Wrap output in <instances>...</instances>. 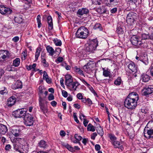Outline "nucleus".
<instances>
[{
	"mask_svg": "<svg viewBox=\"0 0 153 153\" xmlns=\"http://www.w3.org/2000/svg\"><path fill=\"white\" fill-rule=\"evenodd\" d=\"M96 10L98 13L100 14L105 13L106 11L104 8L103 6L99 7L96 9Z\"/></svg>",
	"mask_w": 153,
	"mask_h": 153,
	"instance_id": "obj_26",
	"label": "nucleus"
},
{
	"mask_svg": "<svg viewBox=\"0 0 153 153\" xmlns=\"http://www.w3.org/2000/svg\"><path fill=\"white\" fill-rule=\"evenodd\" d=\"M41 62L43 64V65L45 67H48L49 66V64L47 62L45 59L41 60Z\"/></svg>",
	"mask_w": 153,
	"mask_h": 153,
	"instance_id": "obj_42",
	"label": "nucleus"
},
{
	"mask_svg": "<svg viewBox=\"0 0 153 153\" xmlns=\"http://www.w3.org/2000/svg\"><path fill=\"white\" fill-rule=\"evenodd\" d=\"M39 105L40 108L43 113L45 114L46 113H47L48 111V108L47 106L44 105L43 102V99L40 97L39 100Z\"/></svg>",
	"mask_w": 153,
	"mask_h": 153,
	"instance_id": "obj_11",
	"label": "nucleus"
},
{
	"mask_svg": "<svg viewBox=\"0 0 153 153\" xmlns=\"http://www.w3.org/2000/svg\"><path fill=\"white\" fill-rule=\"evenodd\" d=\"M19 143H14L13 144V149L16 151H19Z\"/></svg>",
	"mask_w": 153,
	"mask_h": 153,
	"instance_id": "obj_45",
	"label": "nucleus"
},
{
	"mask_svg": "<svg viewBox=\"0 0 153 153\" xmlns=\"http://www.w3.org/2000/svg\"><path fill=\"white\" fill-rule=\"evenodd\" d=\"M116 31L118 34H122L124 33V31L123 28L120 26L118 27L117 28Z\"/></svg>",
	"mask_w": 153,
	"mask_h": 153,
	"instance_id": "obj_37",
	"label": "nucleus"
},
{
	"mask_svg": "<svg viewBox=\"0 0 153 153\" xmlns=\"http://www.w3.org/2000/svg\"><path fill=\"white\" fill-rule=\"evenodd\" d=\"M97 131L98 134L101 136L103 135L104 132L102 128L100 125L99 127H97Z\"/></svg>",
	"mask_w": 153,
	"mask_h": 153,
	"instance_id": "obj_27",
	"label": "nucleus"
},
{
	"mask_svg": "<svg viewBox=\"0 0 153 153\" xmlns=\"http://www.w3.org/2000/svg\"><path fill=\"white\" fill-rule=\"evenodd\" d=\"M63 59L62 57H59L57 59L55 60V62L58 64L59 63L62 62L63 61Z\"/></svg>",
	"mask_w": 153,
	"mask_h": 153,
	"instance_id": "obj_46",
	"label": "nucleus"
},
{
	"mask_svg": "<svg viewBox=\"0 0 153 153\" xmlns=\"http://www.w3.org/2000/svg\"><path fill=\"white\" fill-rule=\"evenodd\" d=\"M14 21L15 22L17 23L21 24L22 22L23 19L20 16H18L15 17Z\"/></svg>",
	"mask_w": 153,
	"mask_h": 153,
	"instance_id": "obj_34",
	"label": "nucleus"
},
{
	"mask_svg": "<svg viewBox=\"0 0 153 153\" xmlns=\"http://www.w3.org/2000/svg\"><path fill=\"white\" fill-rule=\"evenodd\" d=\"M93 65V63L89 62L83 66V69L87 73H90L92 70Z\"/></svg>",
	"mask_w": 153,
	"mask_h": 153,
	"instance_id": "obj_14",
	"label": "nucleus"
},
{
	"mask_svg": "<svg viewBox=\"0 0 153 153\" xmlns=\"http://www.w3.org/2000/svg\"><path fill=\"white\" fill-rule=\"evenodd\" d=\"M41 17L40 15H38L37 17V21L38 23V27L39 28L41 26Z\"/></svg>",
	"mask_w": 153,
	"mask_h": 153,
	"instance_id": "obj_39",
	"label": "nucleus"
},
{
	"mask_svg": "<svg viewBox=\"0 0 153 153\" xmlns=\"http://www.w3.org/2000/svg\"><path fill=\"white\" fill-rule=\"evenodd\" d=\"M142 39H150V36L148 34L145 33H143L142 34Z\"/></svg>",
	"mask_w": 153,
	"mask_h": 153,
	"instance_id": "obj_43",
	"label": "nucleus"
},
{
	"mask_svg": "<svg viewBox=\"0 0 153 153\" xmlns=\"http://www.w3.org/2000/svg\"><path fill=\"white\" fill-rule=\"evenodd\" d=\"M20 64V59L19 58H17L13 61V65L15 67L19 66Z\"/></svg>",
	"mask_w": 153,
	"mask_h": 153,
	"instance_id": "obj_25",
	"label": "nucleus"
},
{
	"mask_svg": "<svg viewBox=\"0 0 153 153\" xmlns=\"http://www.w3.org/2000/svg\"><path fill=\"white\" fill-rule=\"evenodd\" d=\"M48 77V75L47 72L46 71H43V78L44 79H45L47 78Z\"/></svg>",
	"mask_w": 153,
	"mask_h": 153,
	"instance_id": "obj_58",
	"label": "nucleus"
},
{
	"mask_svg": "<svg viewBox=\"0 0 153 153\" xmlns=\"http://www.w3.org/2000/svg\"><path fill=\"white\" fill-rule=\"evenodd\" d=\"M11 148V146L10 144L7 145L5 146V149L7 151H9Z\"/></svg>",
	"mask_w": 153,
	"mask_h": 153,
	"instance_id": "obj_62",
	"label": "nucleus"
},
{
	"mask_svg": "<svg viewBox=\"0 0 153 153\" xmlns=\"http://www.w3.org/2000/svg\"><path fill=\"white\" fill-rule=\"evenodd\" d=\"M42 49L40 47H38L36 49L35 53V61H37L40 55Z\"/></svg>",
	"mask_w": 153,
	"mask_h": 153,
	"instance_id": "obj_24",
	"label": "nucleus"
},
{
	"mask_svg": "<svg viewBox=\"0 0 153 153\" xmlns=\"http://www.w3.org/2000/svg\"><path fill=\"white\" fill-rule=\"evenodd\" d=\"M94 28L95 30L98 29L100 30H101L102 28L101 26L99 23L96 24L94 25Z\"/></svg>",
	"mask_w": 153,
	"mask_h": 153,
	"instance_id": "obj_44",
	"label": "nucleus"
},
{
	"mask_svg": "<svg viewBox=\"0 0 153 153\" xmlns=\"http://www.w3.org/2000/svg\"><path fill=\"white\" fill-rule=\"evenodd\" d=\"M102 69L103 70V75L105 77L108 76L110 75V72L108 70V69L105 70L104 68H103Z\"/></svg>",
	"mask_w": 153,
	"mask_h": 153,
	"instance_id": "obj_33",
	"label": "nucleus"
},
{
	"mask_svg": "<svg viewBox=\"0 0 153 153\" xmlns=\"http://www.w3.org/2000/svg\"><path fill=\"white\" fill-rule=\"evenodd\" d=\"M97 135V134L96 133L94 132L92 134L91 136V138L92 139L94 140L95 139V137Z\"/></svg>",
	"mask_w": 153,
	"mask_h": 153,
	"instance_id": "obj_63",
	"label": "nucleus"
},
{
	"mask_svg": "<svg viewBox=\"0 0 153 153\" xmlns=\"http://www.w3.org/2000/svg\"><path fill=\"white\" fill-rule=\"evenodd\" d=\"M88 34L89 32L87 28L82 26L77 30L76 36L78 38L85 39L87 37Z\"/></svg>",
	"mask_w": 153,
	"mask_h": 153,
	"instance_id": "obj_3",
	"label": "nucleus"
},
{
	"mask_svg": "<svg viewBox=\"0 0 153 153\" xmlns=\"http://www.w3.org/2000/svg\"><path fill=\"white\" fill-rule=\"evenodd\" d=\"M12 12L13 11L10 8L6 7L4 5H0V13L2 14L9 16Z\"/></svg>",
	"mask_w": 153,
	"mask_h": 153,
	"instance_id": "obj_7",
	"label": "nucleus"
},
{
	"mask_svg": "<svg viewBox=\"0 0 153 153\" xmlns=\"http://www.w3.org/2000/svg\"><path fill=\"white\" fill-rule=\"evenodd\" d=\"M65 79V85L70 90H76L77 87L80 85L77 82H73L72 77L69 74L66 75Z\"/></svg>",
	"mask_w": 153,
	"mask_h": 153,
	"instance_id": "obj_2",
	"label": "nucleus"
},
{
	"mask_svg": "<svg viewBox=\"0 0 153 153\" xmlns=\"http://www.w3.org/2000/svg\"><path fill=\"white\" fill-rule=\"evenodd\" d=\"M33 117L29 114H27L24 118V123L27 126H30L33 125L34 122Z\"/></svg>",
	"mask_w": 153,
	"mask_h": 153,
	"instance_id": "obj_6",
	"label": "nucleus"
},
{
	"mask_svg": "<svg viewBox=\"0 0 153 153\" xmlns=\"http://www.w3.org/2000/svg\"><path fill=\"white\" fill-rule=\"evenodd\" d=\"M106 4L108 6H110L111 5L116 4L119 1V0H106Z\"/></svg>",
	"mask_w": 153,
	"mask_h": 153,
	"instance_id": "obj_22",
	"label": "nucleus"
},
{
	"mask_svg": "<svg viewBox=\"0 0 153 153\" xmlns=\"http://www.w3.org/2000/svg\"><path fill=\"white\" fill-rule=\"evenodd\" d=\"M19 40V37L18 36H15L12 39V41L14 42H17Z\"/></svg>",
	"mask_w": 153,
	"mask_h": 153,
	"instance_id": "obj_59",
	"label": "nucleus"
},
{
	"mask_svg": "<svg viewBox=\"0 0 153 153\" xmlns=\"http://www.w3.org/2000/svg\"><path fill=\"white\" fill-rule=\"evenodd\" d=\"M75 71L76 72L78 73L79 74L82 76H85V75L83 73V71L79 68H76Z\"/></svg>",
	"mask_w": 153,
	"mask_h": 153,
	"instance_id": "obj_40",
	"label": "nucleus"
},
{
	"mask_svg": "<svg viewBox=\"0 0 153 153\" xmlns=\"http://www.w3.org/2000/svg\"><path fill=\"white\" fill-rule=\"evenodd\" d=\"M39 146L41 148H45L47 146L46 142L44 140H41L39 143Z\"/></svg>",
	"mask_w": 153,
	"mask_h": 153,
	"instance_id": "obj_32",
	"label": "nucleus"
},
{
	"mask_svg": "<svg viewBox=\"0 0 153 153\" xmlns=\"http://www.w3.org/2000/svg\"><path fill=\"white\" fill-rule=\"evenodd\" d=\"M139 99L138 94L132 92L129 94L124 101L125 107L128 109H134L137 105V101Z\"/></svg>",
	"mask_w": 153,
	"mask_h": 153,
	"instance_id": "obj_1",
	"label": "nucleus"
},
{
	"mask_svg": "<svg viewBox=\"0 0 153 153\" xmlns=\"http://www.w3.org/2000/svg\"><path fill=\"white\" fill-rule=\"evenodd\" d=\"M122 82V80L121 79V77H118L114 81V84L117 85H120Z\"/></svg>",
	"mask_w": 153,
	"mask_h": 153,
	"instance_id": "obj_35",
	"label": "nucleus"
},
{
	"mask_svg": "<svg viewBox=\"0 0 153 153\" xmlns=\"http://www.w3.org/2000/svg\"><path fill=\"white\" fill-rule=\"evenodd\" d=\"M62 94L65 98L67 97L68 96L67 92L65 90H62Z\"/></svg>",
	"mask_w": 153,
	"mask_h": 153,
	"instance_id": "obj_52",
	"label": "nucleus"
},
{
	"mask_svg": "<svg viewBox=\"0 0 153 153\" xmlns=\"http://www.w3.org/2000/svg\"><path fill=\"white\" fill-rule=\"evenodd\" d=\"M73 116H74V120L77 123H79V121L77 119V117L76 115V113H75L73 114Z\"/></svg>",
	"mask_w": 153,
	"mask_h": 153,
	"instance_id": "obj_53",
	"label": "nucleus"
},
{
	"mask_svg": "<svg viewBox=\"0 0 153 153\" xmlns=\"http://www.w3.org/2000/svg\"><path fill=\"white\" fill-rule=\"evenodd\" d=\"M146 131H144V136L147 138H150L151 137L153 138V129H148L146 132Z\"/></svg>",
	"mask_w": 153,
	"mask_h": 153,
	"instance_id": "obj_18",
	"label": "nucleus"
},
{
	"mask_svg": "<svg viewBox=\"0 0 153 153\" xmlns=\"http://www.w3.org/2000/svg\"><path fill=\"white\" fill-rule=\"evenodd\" d=\"M128 68L132 72L135 73L137 71V68L134 62H131L128 65Z\"/></svg>",
	"mask_w": 153,
	"mask_h": 153,
	"instance_id": "obj_16",
	"label": "nucleus"
},
{
	"mask_svg": "<svg viewBox=\"0 0 153 153\" xmlns=\"http://www.w3.org/2000/svg\"><path fill=\"white\" fill-rule=\"evenodd\" d=\"M130 41L132 44L135 46L140 45L142 44L141 42L139 40L137 36L133 35L130 38Z\"/></svg>",
	"mask_w": 153,
	"mask_h": 153,
	"instance_id": "obj_9",
	"label": "nucleus"
},
{
	"mask_svg": "<svg viewBox=\"0 0 153 153\" xmlns=\"http://www.w3.org/2000/svg\"><path fill=\"white\" fill-rule=\"evenodd\" d=\"M39 93L41 94L43 93L44 92V91L45 90L44 87L42 86H39Z\"/></svg>",
	"mask_w": 153,
	"mask_h": 153,
	"instance_id": "obj_48",
	"label": "nucleus"
},
{
	"mask_svg": "<svg viewBox=\"0 0 153 153\" xmlns=\"http://www.w3.org/2000/svg\"><path fill=\"white\" fill-rule=\"evenodd\" d=\"M46 49L47 52L49 53L50 56H53L55 53L54 49L50 45L47 46L46 47Z\"/></svg>",
	"mask_w": 153,
	"mask_h": 153,
	"instance_id": "obj_21",
	"label": "nucleus"
},
{
	"mask_svg": "<svg viewBox=\"0 0 153 153\" xmlns=\"http://www.w3.org/2000/svg\"><path fill=\"white\" fill-rule=\"evenodd\" d=\"M16 100L15 97L12 96L8 99L7 105L8 106L11 107L14 104Z\"/></svg>",
	"mask_w": 153,
	"mask_h": 153,
	"instance_id": "obj_17",
	"label": "nucleus"
},
{
	"mask_svg": "<svg viewBox=\"0 0 153 153\" xmlns=\"http://www.w3.org/2000/svg\"><path fill=\"white\" fill-rule=\"evenodd\" d=\"M112 145L114 146V148H118L119 146H120L122 144V142H119V141H117V140L114 141L113 142L111 143Z\"/></svg>",
	"mask_w": 153,
	"mask_h": 153,
	"instance_id": "obj_30",
	"label": "nucleus"
},
{
	"mask_svg": "<svg viewBox=\"0 0 153 153\" xmlns=\"http://www.w3.org/2000/svg\"><path fill=\"white\" fill-rule=\"evenodd\" d=\"M53 42L55 45L57 46H60L62 45V42L60 40L58 39H54L53 40Z\"/></svg>",
	"mask_w": 153,
	"mask_h": 153,
	"instance_id": "obj_36",
	"label": "nucleus"
},
{
	"mask_svg": "<svg viewBox=\"0 0 153 153\" xmlns=\"http://www.w3.org/2000/svg\"><path fill=\"white\" fill-rule=\"evenodd\" d=\"M15 85L16 86V88H21L22 87V83L21 81L18 80L16 82Z\"/></svg>",
	"mask_w": 153,
	"mask_h": 153,
	"instance_id": "obj_28",
	"label": "nucleus"
},
{
	"mask_svg": "<svg viewBox=\"0 0 153 153\" xmlns=\"http://www.w3.org/2000/svg\"><path fill=\"white\" fill-rule=\"evenodd\" d=\"M108 136L111 140V143L115 141L117 139V138L114 135L112 134H109Z\"/></svg>",
	"mask_w": 153,
	"mask_h": 153,
	"instance_id": "obj_31",
	"label": "nucleus"
},
{
	"mask_svg": "<svg viewBox=\"0 0 153 153\" xmlns=\"http://www.w3.org/2000/svg\"><path fill=\"white\" fill-rule=\"evenodd\" d=\"M7 69L8 71H17V69L15 67H14L13 65H8L7 67Z\"/></svg>",
	"mask_w": 153,
	"mask_h": 153,
	"instance_id": "obj_29",
	"label": "nucleus"
},
{
	"mask_svg": "<svg viewBox=\"0 0 153 153\" xmlns=\"http://www.w3.org/2000/svg\"><path fill=\"white\" fill-rule=\"evenodd\" d=\"M80 118L81 120L82 119L84 120L85 119H86V117L83 114L80 113Z\"/></svg>",
	"mask_w": 153,
	"mask_h": 153,
	"instance_id": "obj_64",
	"label": "nucleus"
},
{
	"mask_svg": "<svg viewBox=\"0 0 153 153\" xmlns=\"http://www.w3.org/2000/svg\"><path fill=\"white\" fill-rule=\"evenodd\" d=\"M13 113V115L16 118L22 117L24 118L26 114H28L27 113V111H24L23 109H18L15 111Z\"/></svg>",
	"mask_w": 153,
	"mask_h": 153,
	"instance_id": "obj_8",
	"label": "nucleus"
},
{
	"mask_svg": "<svg viewBox=\"0 0 153 153\" xmlns=\"http://www.w3.org/2000/svg\"><path fill=\"white\" fill-rule=\"evenodd\" d=\"M80 80L85 85H86L87 86H90V85L88 84L85 80V79L80 78Z\"/></svg>",
	"mask_w": 153,
	"mask_h": 153,
	"instance_id": "obj_54",
	"label": "nucleus"
},
{
	"mask_svg": "<svg viewBox=\"0 0 153 153\" xmlns=\"http://www.w3.org/2000/svg\"><path fill=\"white\" fill-rule=\"evenodd\" d=\"M101 0H93L92 2L94 4L100 5L101 4Z\"/></svg>",
	"mask_w": 153,
	"mask_h": 153,
	"instance_id": "obj_50",
	"label": "nucleus"
},
{
	"mask_svg": "<svg viewBox=\"0 0 153 153\" xmlns=\"http://www.w3.org/2000/svg\"><path fill=\"white\" fill-rule=\"evenodd\" d=\"M98 45V42L96 39L90 40L86 44V51L90 53L93 52Z\"/></svg>",
	"mask_w": 153,
	"mask_h": 153,
	"instance_id": "obj_4",
	"label": "nucleus"
},
{
	"mask_svg": "<svg viewBox=\"0 0 153 153\" xmlns=\"http://www.w3.org/2000/svg\"><path fill=\"white\" fill-rule=\"evenodd\" d=\"M10 131L11 133L15 137H18L19 135L20 130L19 128L16 126L12 127Z\"/></svg>",
	"mask_w": 153,
	"mask_h": 153,
	"instance_id": "obj_13",
	"label": "nucleus"
},
{
	"mask_svg": "<svg viewBox=\"0 0 153 153\" xmlns=\"http://www.w3.org/2000/svg\"><path fill=\"white\" fill-rule=\"evenodd\" d=\"M88 130L90 131H95L94 127L91 124L89 123L87 127Z\"/></svg>",
	"mask_w": 153,
	"mask_h": 153,
	"instance_id": "obj_38",
	"label": "nucleus"
},
{
	"mask_svg": "<svg viewBox=\"0 0 153 153\" xmlns=\"http://www.w3.org/2000/svg\"><path fill=\"white\" fill-rule=\"evenodd\" d=\"M4 90H0V94L4 95V94H7V91L5 90L6 88L5 87H4Z\"/></svg>",
	"mask_w": 153,
	"mask_h": 153,
	"instance_id": "obj_55",
	"label": "nucleus"
},
{
	"mask_svg": "<svg viewBox=\"0 0 153 153\" xmlns=\"http://www.w3.org/2000/svg\"><path fill=\"white\" fill-rule=\"evenodd\" d=\"M141 78L143 82H147L149 80L150 77L146 74H143L141 76Z\"/></svg>",
	"mask_w": 153,
	"mask_h": 153,
	"instance_id": "obj_23",
	"label": "nucleus"
},
{
	"mask_svg": "<svg viewBox=\"0 0 153 153\" xmlns=\"http://www.w3.org/2000/svg\"><path fill=\"white\" fill-rule=\"evenodd\" d=\"M9 57V53L7 51L1 50L0 51V59L4 60L7 57Z\"/></svg>",
	"mask_w": 153,
	"mask_h": 153,
	"instance_id": "obj_15",
	"label": "nucleus"
},
{
	"mask_svg": "<svg viewBox=\"0 0 153 153\" xmlns=\"http://www.w3.org/2000/svg\"><path fill=\"white\" fill-rule=\"evenodd\" d=\"M7 126L4 125L0 124V133L4 134L7 132Z\"/></svg>",
	"mask_w": 153,
	"mask_h": 153,
	"instance_id": "obj_19",
	"label": "nucleus"
},
{
	"mask_svg": "<svg viewBox=\"0 0 153 153\" xmlns=\"http://www.w3.org/2000/svg\"><path fill=\"white\" fill-rule=\"evenodd\" d=\"M36 63L33 64L32 65H30L27 68V69L28 70H30L31 69H33L34 70H35V68L36 66Z\"/></svg>",
	"mask_w": 153,
	"mask_h": 153,
	"instance_id": "obj_41",
	"label": "nucleus"
},
{
	"mask_svg": "<svg viewBox=\"0 0 153 153\" xmlns=\"http://www.w3.org/2000/svg\"><path fill=\"white\" fill-rule=\"evenodd\" d=\"M54 52L55 53H56L57 54L59 55L61 52V49L60 48H58L56 49L55 51H54Z\"/></svg>",
	"mask_w": 153,
	"mask_h": 153,
	"instance_id": "obj_51",
	"label": "nucleus"
},
{
	"mask_svg": "<svg viewBox=\"0 0 153 153\" xmlns=\"http://www.w3.org/2000/svg\"><path fill=\"white\" fill-rule=\"evenodd\" d=\"M77 98L81 100L83 98V97L81 93H78L76 95Z\"/></svg>",
	"mask_w": 153,
	"mask_h": 153,
	"instance_id": "obj_61",
	"label": "nucleus"
},
{
	"mask_svg": "<svg viewBox=\"0 0 153 153\" xmlns=\"http://www.w3.org/2000/svg\"><path fill=\"white\" fill-rule=\"evenodd\" d=\"M48 24V28L49 30H51L53 28L52 19L51 16H48L47 18Z\"/></svg>",
	"mask_w": 153,
	"mask_h": 153,
	"instance_id": "obj_20",
	"label": "nucleus"
},
{
	"mask_svg": "<svg viewBox=\"0 0 153 153\" xmlns=\"http://www.w3.org/2000/svg\"><path fill=\"white\" fill-rule=\"evenodd\" d=\"M87 104L89 106H90L92 104V101H91L90 99L88 98L87 99Z\"/></svg>",
	"mask_w": 153,
	"mask_h": 153,
	"instance_id": "obj_56",
	"label": "nucleus"
},
{
	"mask_svg": "<svg viewBox=\"0 0 153 153\" xmlns=\"http://www.w3.org/2000/svg\"><path fill=\"white\" fill-rule=\"evenodd\" d=\"M70 151L73 152L74 151V148L68 144H67L65 146Z\"/></svg>",
	"mask_w": 153,
	"mask_h": 153,
	"instance_id": "obj_49",
	"label": "nucleus"
},
{
	"mask_svg": "<svg viewBox=\"0 0 153 153\" xmlns=\"http://www.w3.org/2000/svg\"><path fill=\"white\" fill-rule=\"evenodd\" d=\"M89 13V10L85 8H82L79 9L77 12V15L80 18L82 16L84 15H86Z\"/></svg>",
	"mask_w": 153,
	"mask_h": 153,
	"instance_id": "obj_12",
	"label": "nucleus"
},
{
	"mask_svg": "<svg viewBox=\"0 0 153 153\" xmlns=\"http://www.w3.org/2000/svg\"><path fill=\"white\" fill-rule=\"evenodd\" d=\"M75 138L80 142L82 139V137L78 134H76L74 135Z\"/></svg>",
	"mask_w": 153,
	"mask_h": 153,
	"instance_id": "obj_47",
	"label": "nucleus"
},
{
	"mask_svg": "<svg viewBox=\"0 0 153 153\" xmlns=\"http://www.w3.org/2000/svg\"><path fill=\"white\" fill-rule=\"evenodd\" d=\"M137 14L133 12H131L127 15L126 21L127 23L130 25H132L136 19Z\"/></svg>",
	"mask_w": 153,
	"mask_h": 153,
	"instance_id": "obj_5",
	"label": "nucleus"
},
{
	"mask_svg": "<svg viewBox=\"0 0 153 153\" xmlns=\"http://www.w3.org/2000/svg\"><path fill=\"white\" fill-rule=\"evenodd\" d=\"M54 99V96L52 94H50L48 96V99L49 100H51Z\"/></svg>",
	"mask_w": 153,
	"mask_h": 153,
	"instance_id": "obj_60",
	"label": "nucleus"
},
{
	"mask_svg": "<svg viewBox=\"0 0 153 153\" xmlns=\"http://www.w3.org/2000/svg\"><path fill=\"white\" fill-rule=\"evenodd\" d=\"M142 91L143 95L146 97H148L153 93V88L150 87H146L143 89Z\"/></svg>",
	"mask_w": 153,
	"mask_h": 153,
	"instance_id": "obj_10",
	"label": "nucleus"
},
{
	"mask_svg": "<svg viewBox=\"0 0 153 153\" xmlns=\"http://www.w3.org/2000/svg\"><path fill=\"white\" fill-rule=\"evenodd\" d=\"M88 142V138H84L82 141V143L84 145H86L87 143Z\"/></svg>",
	"mask_w": 153,
	"mask_h": 153,
	"instance_id": "obj_57",
	"label": "nucleus"
}]
</instances>
